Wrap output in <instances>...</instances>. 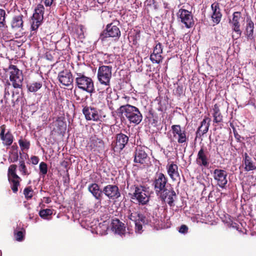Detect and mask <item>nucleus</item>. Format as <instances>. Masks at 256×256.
I'll return each instance as SVG.
<instances>
[{"instance_id":"obj_25","label":"nucleus","mask_w":256,"mask_h":256,"mask_svg":"<svg viewBox=\"0 0 256 256\" xmlns=\"http://www.w3.org/2000/svg\"><path fill=\"white\" fill-rule=\"evenodd\" d=\"M23 18L24 16L20 14L18 16H14L12 20L11 26L12 28L18 29L22 28L23 27Z\"/></svg>"},{"instance_id":"obj_4","label":"nucleus","mask_w":256,"mask_h":256,"mask_svg":"<svg viewBox=\"0 0 256 256\" xmlns=\"http://www.w3.org/2000/svg\"><path fill=\"white\" fill-rule=\"evenodd\" d=\"M134 190L131 198L136 200L140 204H146L150 196L148 188L142 186H134Z\"/></svg>"},{"instance_id":"obj_46","label":"nucleus","mask_w":256,"mask_h":256,"mask_svg":"<svg viewBox=\"0 0 256 256\" xmlns=\"http://www.w3.org/2000/svg\"><path fill=\"white\" fill-rule=\"evenodd\" d=\"M16 240L19 242L24 240V234L22 232L18 231L15 233Z\"/></svg>"},{"instance_id":"obj_43","label":"nucleus","mask_w":256,"mask_h":256,"mask_svg":"<svg viewBox=\"0 0 256 256\" xmlns=\"http://www.w3.org/2000/svg\"><path fill=\"white\" fill-rule=\"evenodd\" d=\"M24 194L26 198H31L33 196V190L30 187L26 188L24 190Z\"/></svg>"},{"instance_id":"obj_8","label":"nucleus","mask_w":256,"mask_h":256,"mask_svg":"<svg viewBox=\"0 0 256 256\" xmlns=\"http://www.w3.org/2000/svg\"><path fill=\"white\" fill-rule=\"evenodd\" d=\"M120 36V32L119 28L112 24H108L104 30L100 34L99 39L104 42L108 38H112L118 40Z\"/></svg>"},{"instance_id":"obj_5","label":"nucleus","mask_w":256,"mask_h":256,"mask_svg":"<svg viewBox=\"0 0 256 256\" xmlns=\"http://www.w3.org/2000/svg\"><path fill=\"white\" fill-rule=\"evenodd\" d=\"M76 84L78 88L90 94L94 92V82L90 78L86 76L83 74L78 72L76 74Z\"/></svg>"},{"instance_id":"obj_48","label":"nucleus","mask_w":256,"mask_h":256,"mask_svg":"<svg viewBox=\"0 0 256 256\" xmlns=\"http://www.w3.org/2000/svg\"><path fill=\"white\" fill-rule=\"evenodd\" d=\"M30 161L33 164L36 165L38 163L39 158L36 156H32L30 158Z\"/></svg>"},{"instance_id":"obj_15","label":"nucleus","mask_w":256,"mask_h":256,"mask_svg":"<svg viewBox=\"0 0 256 256\" xmlns=\"http://www.w3.org/2000/svg\"><path fill=\"white\" fill-rule=\"evenodd\" d=\"M162 200L168 203L170 206H174V201L176 198V196L175 192L172 188L166 189L164 192H162L158 195Z\"/></svg>"},{"instance_id":"obj_52","label":"nucleus","mask_w":256,"mask_h":256,"mask_svg":"<svg viewBox=\"0 0 256 256\" xmlns=\"http://www.w3.org/2000/svg\"><path fill=\"white\" fill-rule=\"evenodd\" d=\"M46 202L47 204L50 203L51 202L50 199L49 198H46Z\"/></svg>"},{"instance_id":"obj_51","label":"nucleus","mask_w":256,"mask_h":256,"mask_svg":"<svg viewBox=\"0 0 256 256\" xmlns=\"http://www.w3.org/2000/svg\"><path fill=\"white\" fill-rule=\"evenodd\" d=\"M12 149L13 150L14 152H18V146H17L16 144H13L12 147Z\"/></svg>"},{"instance_id":"obj_34","label":"nucleus","mask_w":256,"mask_h":256,"mask_svg":"<svg viewBox=\"0 0 256 256\" xmlns=\"http://www.w3.org/2000/svg\"><path fill=\"white\" fill-rule=\"evenodd\" d=\"M16 166L12 164L10 166L8 170V178H19V176L16 174Z\"/></svg>"},{"instance_id":"obj_19","label":"nucleus","mask_w":256,"mask_h":256,"mask_svg":"<svg viewBox=\"0 0 256 256\" xmlns=\"http://www.w3.org/2000/svg\"><path fill=\"white\" fill-rule=\"evenodd\" d=\"M59 82L64 86H69L73 82V78L70 72L66 70L60 72L58 75Z\"/></svg>"},{"instance_id":"obj_45","label":"nucleus","mask_w":256,"mask_h":256,"mask_svg":"<svg viewBox=\"0 0 256 256\" xmlns=\"http://www.w3.org/2000/svg\"><path fill=\"white\" fill-rule=\"evenodd\" d=\"M18 152H13L10 157V162H14L18 160Z\"/></svg>"},{"instance_id":"obj_3","label":"nucleus","mask_w":256,"mask_h":256,"mask_svg":"<svg viewBox=\"0 0 256 256\" xmlns=\"http://www.w3.org/2000/svg\"><path fill=\"white\" fill-rule=\"evenodd\" d=\"M112 67L111 66H100L98 69V80L101 84L106 86L107 92L111 90L110 80L112 75Z\"/></svg>"},{"instance_id":"obj_14","label":"nucleus","mask_w":256,"mask_h":256,"mask_svg":"<svg viewBox=\"0 0 256 256\" xmlns=\"http://www.w3.org/2000/svg\"><path fill=\"white\" fill-rule=\"evenodd\" d=\"M102 193L110 200H116L120 196L118 188L116 185L108 184L102 190Z\"/></svg>"},{"instance_id":"obj_22","label":"nucleus","mask_w":256,"mask_h":256,"mask_svg":"<svg viewBox=\"0 0 256 256\" xmlns=\"http://www.w3.org/2000/svg\"><path fill=\"white\" fill-rule=\"evenodd\" d=\"M211 9L212 11V20L214 23L218 24L220 22L222 16L219 4L216 2L212 4L211 5Z\"/></svg>"},{"instance_id":"obj_36","label":"nucleus","mask_w":256,"mask_h":256,"mask_svg":"<svg viewBox=\"0 0 256 256\" xmlns=\"http://www.w3.org/2000/svg\"><path fill=\"white\" fill-rule=\"evenodd\" d=\"M6 15L5 10L0 8V29L6 27L5 20Z\"/></svg>"},{"instance_id":"obj_12","label":"nucleus","mask_w":256,"mask_h":256,"mask_svg":"<svg viewBox=\"0 0 256 256\" xmlns=\"http://www.w3.org/2000/svg\"><path fill=\"white\" fill-rule=\"evenodd\" d=\"M0 138L2 144L6 147L10 146L14 140V136L10 130H6V126L3 124L0 126Z\"/></svg>"},{"instance_id":"obj_32","label":"nucleus","mask_w":256,"mask_h":256,"mask_svg":"<svg viewBox=\"0 0 256 256\" xmlns=\"http://www.w3.org/2000/svg\"><path fill=\"white\" fill-rule=\"evenodd\" d=\"M20 178H10L8 180L11 184V188L14 192H16L18 190V186L20 185Z\"/></svg>"},{"instance_id":"obj_35","label":"nucleus","mask_w":256,"mask_h":256,"mask_svg":"<svg viewBox=\"0 0 256 256\" xmlns=\"http://www.w3.org/2000/svg\"><path fill=\"white\" fill-rule=\"evenodd\" d=\"M146 4L152 10H156L159 7L158 2L156 0H146Z\"/></svg>"},{"instance_id":"obj_9","label":"nucleus","mask_w":256,"mask_h":256,"mask_svg":"<svg viewBox=\"0 0 256 256\" xmlns=\"http://www.w3.org/2000/svg\"><path fill=\"white\" fill-rule=\"evenodd\" d=\"M82 114H84L85 118L87 120H92L98 122L100 120L101 116L100 110L92 107L91 106H85L82 110Z\"/></svg>"},{"instance_id":"obj_33","label":"nucleus","mask_w":256,"mask_h":256,"mask_svg":"<svg viewBox=\"0 0 256 256\" xmlns=\"http://www.w3.org/2000/svg\"><path fill=\"white\" fill-rule=\"evenodd\" d=\"M208 118H204L201 122V125L199 127L198 130L202 132V134H206L209 128V122H207Z\"/></svg>"},{"instance_id":"obj_44","label":"nucleus","mask_w":256,"mask_h":256,"mask_svg":"<svg viewBox=\"0 0 256 256\" xmlns=\"http://www.w3.org/2000/svg\"><path fill=\"white\" fill-rule=\"evenodd\" d=\"M172 130L174 137L182 131L180 125H173L172 126Z\"/></svg>"},{"instance_id":"obj_18","label":"nucleus","mask_w":256,"mask_h":256,"mask_svg":"<svg viewBox=\"0 0 256 256\" xmlns=\"http://www.w3.org/2000/svg\"><path fill=\"white\" fill-rule=\"evenodd\" d=\"M242 18V14L240 12H236L233 13L232 20L230 21L232 28L238 34V36L241 35L242 32L240 30V20Z\"/></svg>"},{"instance_id":"obj_30","label":"nucleus","mask_w":256,"mask_h":256,"mask_svg":"<svg viewBox=\"0 0 256 256\" xmlns=\"http://www.w3.org/2000/svg\"><path fill=\"white\" fill-rule=\"evenodd\" d=\"M42 20H40L39 19H36L33 17L32 18L31 22V35L34 34V31L38 30V28L42 24Z\"/></svg>"},{"instance_id":"obj_41","label":"nucleus","mask_w":256,"mask_h":256,"mask_svg":"<svg viewBox=\"0 0 256 256\" xmlns=\"http://www.w3.org/2000/svg\"><path fill=\"white\" fill-rule=\"evenodd\" d=\"M178 138V142L180 144H182L186 142V134L184 130H182L180 133L177 134Z\"/></svg>"},{"instance_id":"obj_40","label":"nucleus","mask_w":256,"mask_h":256,"mask_svg":"<svg viewBox=\"0 0 256 256\" xmlns=\"http://www.w3.org/2000/svg\"><path fill=\"white\" fill-rule=\"evenodd\" d=\"M18 144L22 150H28L30 148V143L26 140H19Z\"/></svg>"},{"instance_id":"obj_1","label":"nucleus","mask_w":256,"mask_h":256,"mask_svg":"<svg viewBox=\"0 0 256 256\" xmlns=\"http://www.w3.org/2000/svg\"><path fill=\"white\" fill-rule=\"evenodd\" d=\"M128 217L134 222L136 227V232L141 234L142 232V224H151V217L143 216L138 212V208L134 206H130L128 210Z\"/></svg>"},{"instance_id":"obj_38","label":"nucleus","mask_w":256,"mask_h":256,"mask_svg":"<svg viewBox=\"0 0 256 256\" xmlns=\"http://www.w3.org/2000/svg\"><path fill=\"white\" fill-rule=\"evenodd\" d=\"M19 170L24 175H29L30 173V172L28 170L24 160L20 161V162Z\"/></svg>"},{"instance_id":"obj_53","label":"nucleus","mask_w":256,"mask_h":256,"mask_svg":"<svg viewBox=\"0 0 256 256\" xmlns=\"http://www.w3.org/2000/svg\"><path fill=\"white\" fill-rule=\"evenodd\" d=\"M235 137H236L238 140H239V138H238V137H240V136H238V137H237V136H235Z\"/></svg>"},{"instance_id":"obj_24","label":"nucleus","mask_w":256,"mask_h":256,"mask_svg":"<svg viewBox=\"0 0 256 256\" xmlns=\"http://www.w3.org/2000/svg\"><path fill=\"white\" fill-rule=\"evenodd\" d=\"M88 190L96 200H101L102 190L100 189L98 184L96 183L90 184L88 186Z\"/></svg>"},{"instance_id":"obj_21","label":"nucleus","mask_w":256,"mask_h":256,"mask_svg":"<svg viewBox=\"0 0 256 256\" xmlns=\"http://www.w3.org/2000/svg\"><path fill=\"white\" fill-rule=\"evenodd\" d=\"M166 170L168 175L172 180L176 181L180 178V175L178 171V166L174 162L168 164L166 166Z\"/></svg>"},{"instance_id":"obj_23","label":"nucleus","mask_w":256,"mask_h":256,"mask_svg":"<svg viewBox=\"0 0 256 256\" xmlns=\"http://www.w3.org/2000/svg\"><path fill=\"white\" fill-rule=\"evenodd\" d=\"M112 229L113 232L121 236L124 235L126 227L124 224L118 219L113 220Z\"/></svg>"},{"instance_id":"obj_26","label":"nucleus","mask_w":256,"mask_h":256,"mask_svg":"<svg viewBox=\"0 0 256 256\" xmlns=\"http://www.w3.org/2000/svg\"><path fill=\"white\" fill-rule=\"evenodd\" d=\"M243 162L244 164V170L246 171H250L256 170V166L253 162L252 158H250L247 153H244Z\"/></svg>"},{"instance_id":"obj_20","label":"nucleus","mask_w":256,"mask_h":256,"mask_svg":"<svg viewBox=\"0 0 256 256\" xmlns=\"http://www.w3.org/2000/svg\"><path fill=\"white\" fill-rule=\"evenodd\" d=\"M162 47L160 43L158 42L154 47L153 52L150 56V60L153 63L159 64L162 61Z\"/></svg>"},{"instance_id":"obj_10","label":"nucleus","mask_w":256,"mask_h":256,"mask_svg":"<svg viewBox=\"0 0 256 256\" xmlns=\"http://www.w3.org/2000/svg\"><path fill=\"white\" fill-rule=\"evenodd\" d=\"M212 174L217 185L220 188H225L228 183V172L224 170L216 168L214 170Z\"/></svg>"},{"instance_id":"obj_17","label":"nucleus","mask_w":256,"mask_h":256,"mask_svg":"<svg viewBox=\"0 0 256 256\" xmlns=\"http://www.w3.org/2000/svg\"><path fill=\"white\" fill-rule=\"evenodd\" d=\"M196 162L198 166L201 167L207 168L209 166L210 162L208 158L206 156V152L202 148L198 152Z\"/></svg>"},{"instance_id":"obj_29","label":"nucleus","mask_w":256,"mask_h":256,"mask_svg":"<svg viewBox=\"0 0 256 256\" xmlns=\"http://www.w3.org/2000/svg\"><path fill=\"white\" fill-rule=\"evenodd\" d=\"M254 28V24L251 20H249L247 21V24L246 26V34L248 38L250 40L253 39V32Z\"/></svg>"},{"instance_id":"obj_28","label":"nucleus","mask_w":256,"mask_h":256,"mask_svg":"<svg viewBox=\"0 0 256 256\" xmlns=\"http://www.w3.org/2000/svg\"><path fill=\"white\" fill-rule=\"evenodd\" d=\"M212 114L214 117V122L216 123H218L222 121V116L221 114L218 106L216 104H214V107L213 108Z\"/></svg>"},{"instance_id":"obj_49","label":"nucleus","mask_w":256,"mask_h":256,"mask_svg":"<svg viewBox=\"0 0 256 256\" xmlns=\"http://www.w3.org/2000/svg\"><path fill=\"white\" fill-rule=\"evenodd\" d=\"M10 84H8V86H6L4 89V98H8L7 96H8L10 95V93L9 92Z\"/></svg>"},{"instance_id":"obj_39","label":"nucleus","mask_w":256,"mask_h":256,"mask_svg":"<svg viewBox=\"0 0 256 256\" xmlns=\"http://www.w3.org/2000/svg\"><path fill=\"white\" fill-rule=\"evenodd\" d=\"M52 210L50 209H44L40 211V216L44 219L47 218L48 216L52 215Z\"/></svg>"},{"instance_id":"obj_31","label":"nucleus","mask_w":256,"mask_h":256,"mask_svg":"<svg viewBox=\"0 0 256 256\" xmlns=\"http://www.w3.org/2000/svg\"><path fill=\"white\" fill-rule=\"evenodd\" d=\"M90 146L92 148L100 147L103 145V142L102 140L98 138L96 136H92L90 138Z\"/></svg>"},{"instance_id":"obj_27","label":"nucleus","mask_w":256,"mask_h":256,"mask_svg":"<svg viewBox=\"0 0 256 256\" xmlns=\"http://www.w3.org/2000/svg\"><path fill=\"white\" fill-rule=\"evenodd\" d=\"M44 10V8L42 4H38L35 8L34 13L33 14L32 17L43 20Z\"/></svg>"},{"instance_id":"obj_42","label":"nucleus","mask_w":256,"mask_h":256,"mask_svg":"<svg viewBox=\"0 0 256 256\" xmlns=\"http://www.w3.org/2000/svg\"><path fill=\"white\" fill-rule=\"evenodd\" d=\"M40 174L44 176L48 172V166L46 163L41 162L39 166Z\"/></svg>"},{"instance_id":"obj_7","label":"nucleus","mask_w":256,"mask_h":256,"mask_svg":"<svg viewBox=\"0 0 256 256\" xmlns=\"http://www.w3.org/2000/svg\"><path fill=\"white\" fill-rule=\"evenodd\" d=\"M168 182V178L162 172L156 174L152 186L156 195L161 194L162 192H164L167 189Z\"/></svg>"},{"instance_id":"obj_6","label":"nucleus","mask_w":256,"mask_h":256,"mask_svg":"<svg viewBox=\"0 0 256 256\" xmlns=\"http://www.w3.org/2000/svg\"><path fill=\"white\" fill-rule=\"evenodd\" d=\"M6 72L10 74V80L12 82V86L14 88H21L24 80L22 72L18 70L17 67L10 64Z\"/></svg>"},{"instance_id":"obj_11","label":"nucleus","mask_w":256,"mask_h":256,"mask_svg":"<svg viewBox=\"0 0 256 256\" xmlns=\"http://www.w3.org/2000/svg\"><path fill=\"white\" fill-rule=\"evenodd\" d=\"M148 148L144 146H137L134 152V162L140 164H145L148 158Z\"/></svg>"},{"instance_id":"obj_16","label":"nucleus","mask_w":256,"mask_h":256,"mask_svg":"<svg viewBox=\"0 0 256 256\" xmlns=\"http://www.w3.org/2000/svg\"><path fill=\"white\" fill-rule=\"evenodd\" d=\"M128 141V137L124 134H118L116 136V142L114 148V152H120L126 146Z\"/></svg>"},{"instance_id":"obj_50","label":"nucleus","mask_w":256,"mask_h":256,"mask_svg":"<svg viewBox=\"0 0 256 256\" xmlns=\"http://www.w3.org/2000/svg\"><path fill=\"white\" fill-rule=\"evenodd\" d=\"M44 2V4L46 6H50L52 4L54 0H41Z\"/></svg>"},{"instance_id":"obj_2","label":"nucleus","mask_w":256,"mask_h":256,"mask_svg":"<svg viewBox=\"0 0 256 256\" xmlns=\"http://www.w3.org/2000/svg\"><path fill=\"white\" fill-rule=\"evenodd\" d=\"M118 112L123 117H126L130 123L136 124H140L142 118V116L139 110L133 106L126 104L120 106L118 109Z\"/></svg>"},{"instance_id":"obj_13","label":"nucleus","mask_w":256,"mask_h":256,"mask_svg":"<svg viewBox=\"0 0 256 256\" xmlns=\"http://www.w3.org/2000/svg\"><path fill=\"white\" fill-rule=\"evenodd\" d=\"M178 18L185 26L190 28L193 24V16L191 12L184 9H180L178 13Z\"/></svg>"},{"instance_id":"obj_37","label":"nucleus","mask_w":256,"mask_h":256,"mask_svg":"<svg viewBox=\"0 0 256 256\" xmlns=\"http://www.w3.org/2000/svg\"><path fill=\"white\" fill-rule=\"evenodd\" d=\"M42 86L40 82H36L31 84L28 87V90L31 92H36L40 89Z\"/></svg>"},{"instance_id":"obj_47","label":"nucleus","mask_w":256,"mask_h":256,"mask_svg":"<svg viewBox=\"0 0 256 256\" xmlns=\"http://www.w3.org/2000/svg\"><path fill=\"white\" fill-rule=\"evenodd\" d=\"M188 231V227L186 225H182L179 228V232L182 234H186Z\"/></svg>"}]
</instances>
